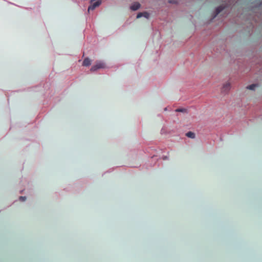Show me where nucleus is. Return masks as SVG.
Listing matches in <instances>:
<instances>
[{"label": "nucleus", "instance_id": "f257e3e1", "mask_svg": "<svg viewBox=\"0 0 262 262\" xmlns=\"http://www.w3.org/2000/svg\"><path fill=\"white\" fill-rule=\"evenodd\" d=\"M101 3V0L92 1V4L89 7L88 11L94 10L97 7L99 6Z\"/></svg>", "mask_w": 262, "mask_h": 262}, {"label": "nucleus", "instance_id": "f03ea898", "mask_svg": "<svg viewBox=\"0 0 262 262\" xmlns=\"http://www.w3.org/2000/svg\"><path fill=\"white\" fill-rule=\"evenodd\" d=\"M105 67L104 64L102 62H99L92 67L91 71L92 72L96 71L98 69L104 68Z\"/></svg>", "mask_w": 262, "mask_h": 262}, {"label": "nucleus", "instance_id": "7ed1b4c3", "mask_svg": "<svg viewBox=\"0 0 262 262\" xmlns=\"http://www.w3.org/2000/svg\"><path fill=\"white\" fill-rule=\"evenodd\" d=\"M142 16H144V17H145L146 18H148V17L149 16V14L147 12H140L137 14V18H139L141 17Z\"/></svg>", "mask_w": 262, "mask_h": 262}, {"label": "nucleus", "instance_id": "20e7f679", "mask_svg": "<svg viewBox=\"0 0 262 262\" xmlns=\"http://www.w3.org/2000/svg\"><path fill=\"white\" fill-rule=\"evenodd\" d=\"M140 7V4L138 2H135L130 6V9L133 11H136L139 9Z\"/></svg>", "mask_w": 262, "mask_h": 262}, {"label": "nucleus", "instance_id": "39448f33", "mask_svg": "<svg viewBox=\"0 0 262 262\" xmlns=\"http://www.w3.org/2000/svg\"><path fill=\"white\" fill-rule=\"evenodd\" d=\"M230 89V84L229 82H227L224 84L222 91L224 92H227L229 91Z\"/></svg>", "mask_w": 262, "mask_h": 262}, {"label": "nucleus", "instance_id": "423d86ee", "mask_svg": "<svg viewBox=\"0 0 262 262\" xmlns=\"http://www.w3.org/2000/svg\"><path fill=\"white\" fill-rule=\"evenodd\" d=\"M91 60L89 58H85L83 61V63H82V65L83 66H89L91 64Z\"/></svg>", "mask_w": 262, "mask_h": 262}, {"label": "nucleus", "instance_id": "0eeeda50", "mask_svg": "<svg viewBox=\"0 0 262 262\" xmlns=\"http://www.w3.org/2000/svg\"><path fill=\"white\" fill-rule=\"evenodd\" d=\"M225 7L222 6H220L219 7H218L216 10H215V15H214V17H215L217 15H218L221 12H222L224 9Z\"/></svg>", "mask_w": 262, "mask_h": 262}, {"label": "nucleus", "instance_id": "6e6552de", "mask_svg": "<svg viewBox=\"0 0 262 262\" xmlns=\"http://www.w3.org/2000/svg\"><path fill=\"white\" fill-rule=\"evenodd\" d=\"M186 135L188 138H190L192 139H193L195 138L194 133H193V132H188V133H186Z\"/></svg>", "mask_w": 262, "mask_h": 262}, {"label": "nucleus", "instance_id": "1a4fd4ad", "mask_svg": "<svg viewBox=\"0 0 262 262\" xmlns=\"http://www.w3.org/2000/svg\"><path fill=\"white\" fill-rule=\"evenodd\" d=\"M256 85L255 84H251L249 86H248L247 87V89H249V90H254L255 88L256 87Z\"/></svg>", "mask_w": 262, "mask_h": 262}, {"label": "nucleus", "instance_id": "9d476101", "mask_svg": "<svg viewBox=\"0 0 262 262\" xmlns=\"http://www.w3.org/2000/svg\"><path fill=\"white\" fill-rule=\"evenodd\" d=\"M176 112H186V110L185 108H177L176 110Z\"/></svg>", "mask_w": 262, "mask_h": 262}, {"label": "nucleus", "instance_id": "9b49d317", "mask_svg": "<svg viewBox=\"0 0 262 262\" xmlns=\"http://www.w3.org/2000/svg\"><path fill=\"white\" fill-rule=\"evenodd\" d=\"M26 199V196H20L19 197V200L23 202V201H25Z\"/></svg>", "mask_w": 262, "mask_h": 262}, {"label": "nucleus", "instance_id": "f8f14e48", "mask_svg": "<svg viewBox=\"0 0 262 262\" xmlns=\"http://www.w3.org/2000/svg\"><path fill=\"white\" fill-rule=\"evenodd\" d=\"M169 3H173V2L172 1H170Z\"/></svg>", "mask_w": 262, "mask_h": 262}]
</instances>
